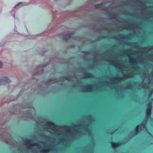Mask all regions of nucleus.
<instances>
[{"label": "nucleus", "mask_w": 153, "mask_h": 153, "mask_svg": "<svg viewBox=\"0 0 153 153\" xmlns=\"http://www.w3.org/2000/svg\"><path fill=\"white\" fill-rule=\"evenodd\" d=\"M32 142V141L30 139H27L24 140V143L26 145L29 144Z\"/></svg>", "instance_id": "obj_7"}, {"label": "nucleus", "mask_w": 153, "mask_h": 153, "mask_svg": "<svg viewBox=\"0 0 153 153\" xmlns=\"http://www.w3.org/2000/svg\"><path fill=\"white\" fill-rule=\"evenodd\" d=\"M22 3V2H20L18 4L16 5L15 6V8L17 6H18L19 4H21Z\"/></svg>", "instance_id": "obj_18"}, {"label": "nucleus", "mask_w": 153, "mask_h": 153, "mask_svg": "<svg viewBox=\"0 0 153 153\" xmlns=\"http://www.w3.org/2000/svg\"><path fill=\"white\" fill-rule=\"evenodd\" d=\"M39 144L38 143H33L30 144L29 146V147L31 148L33 146H37L39 145Z\"/></svg>", "instance_id": "obj_10"}, {"label": "nucleus", "mask_w": 153, "mask_h": 153, "mask_svg": "<svg viewBox=\"0 0 153 153\" xmlns=\"http://www.w3.org/2000/svg\"><path fill=\"white\" fill-rule=\"evenodd\" d=\"M117 18V17L116 16V15H115L114 16H113V17L111 16L110 18V19H116Z\"/></svg>", "instance_id": "obj_15"}, {"label": "nucleus", "mask_w": 153, "mask_h": 153, "mask_svg": "<svg viewBox=\"0 0 153 153\" xmlns=\"http://www.w3.org/2000/svg\"><path fill=\"white\" fill-rule=\"evenodd\" d=\"M86 125L87 126H88V125H87V124H86Z\"/></svg>", "instance_id": "obj_22"}, {"label": "nucleus", "mask_w": 153, "mask_h": 153, "mask_svg": "<svg viewBox=\"0 0 153 153\" xmlns=\"http://www.w3.org/2000/svg\"><path fill=\"white\" fill-rule=\"evenodd\" d=\"M64 78L66 80H68L69 79V77L68 76H65Z\"/></svg>", "instance_id": "obj_17"}, {"label": "nucleus", "mask_w": 153, "mask_h": 153, "mask_svg": "<svg viewBox=\"0 0 153 153\" xmlns=\"http://www.w3.org/2000/svg\"><path fill=\"white\" fill-rule=\"evenodd\" d=\"M152 110V106L150 105V107L148 108L146 110V115L147 117H150L151 115Z\"/></svg>", "instance_id": "obj_4"}, {"label": "nucleus", "mask_w": 153, "mask_h": 153, "mask_svg": "<svg viewBox=\"0 0 153 153\" xmlns=\"http://www.w3.org/2000/svg\"><path fill=\"white\" fill-rule=\"evenodd\" d=\"M61 140L63 142H64L65 141V139L63 138H61Z\"/></svg>", "instance_id": "obj_19"}, {"label": "nucleus", "mask_w": 153, "mask_h": 153, "mask_svg": "<svg viewBox=\"0 0 153 153\" xmlns=\"http://www.w3.org/2000/svg\"><path fill=\"white\" fill-rule=\"evenodd\" d=\"M130 62H131L132 64H133L135 62V59L132 57V58L131 59H130Z\"/></svg>", "instance_id": "obj_13"}, {"label": "nucleus", "mask_w": 153, "mask_h": 153, "mask_svg": "<svg viewBox=\"0 0 153 153\" xmlns=\"http://www.w3.org/2000/svg\"><path fill=\"white\" fill-rule=\"evenodd\" d=\"M66 131L68 132L69 133L70 131V130L69 129H67Z\"/></svg>", "instance_id": "obj_20"}, {"label": "nucleus", "mask_w": 153, "mask_h": 153, "mask_svg": "<svg viewBox=\"0 0 153 153\" xmlns=\"http://www.w3.org/2000/svg\"><path fill=\"white\" fill-rule=\"evenodd\" d=\"M146 121L145 120H144L140 124V125L142 126L143 127H145L146 126Z\"/></svg>", "instance_id": "obj_12"}, {"label": "nucleus", "mask_w": 153, "mask_h": 153, "mask_svg": "<svg viewBox=\"0 0 153 153\" xmlns=\"http://www.w3.org/2000/svg\"><path fill=\"white\" fill-rule=\"evenodd\" d=\"M140 126L139 125H137L135 128V132L134 133V134L135 135H137L138 133L139 130V127Z\"/></svg>", "instance_id": "obj_8"}, {"label": "nucleus", "mask_w": 153, "mask_h": 153, "mask_svg": "<svg viewBox=\"0 0 153 153\" xmlns=\"http://www.w3.org/2000/svg\"><path fill=\"white\" fill-rule=\"evenodd\" d=\"M43 153H48L49 152V149H44L40 151Z\"/></svg>", "instance_id": "obj_9"}, {"label": "nucleus", "mask_w": 153, "mask_h": 153, "mask_svg": "<svg viewBox=\"0 0 153 153\" xmlns=\"http://www.w3.org/2000/svg\"><path fill=\"white\" fill-rule=\"evenodd\" d=\"M91 74L89 73H86L84 76V78H89L91 77Z\"/></svg>", "instance_id": "obj_6"}, {"label": "nucleus", "mask_w": 153, "mask_h": 153, "mask_svg": "<svg viewBox=\"0 0 153 153\" xmlns=\"http://www.w3.org/2000/svg\"><path fill=\"white\" fill-rule=\"evenodd\" d=\"M111 146L113 148V149H117L118 147L121 146L122 145L121 143L119 142H117V143L111 142Z\"/></svg>", "instance_id": "obj_2"}, {"label": "nucleus", "mask_w": 153, "mask_h": 153, "mask_svg": "<svg viewBox=\"0 0 153 153\" xmlns=\"http://www.w3.org/2000/svg\"><path fill=\"white\" fill-rule=\"evenodd\" d=\"M46 125L49 126H53L55 125V124L52 122L49 121L46 123Z\"/></svg>", "instance_id": "obj_5"}, {"label": "nucleus", "mask_w": 153, "mask_h": 153, "mask_svg": "<svg viewBox=\"0 0 153 153\" xmlns=\"http://www.w3.org/2000/svg\"><path fill=\"white\" fill-rule=\"evenodd\" d=\"M92 89L90 88H87L85 89V91L87 92L89 91L90 92L91 90Z\"/></svg>", "instance_id": "obj_14"}, {"label": "nucleus", "mask_w": 153, "mask_h": 153, "mask_svg": "<svg viewBox=\"0 0 153 153\" xmlns=\"http://www.w3.org/2000/svg\"><path fill=\"white\" fill-rule=\"evenodd\" d=\"M89 86L90 87H91V86H92V85H89Z\"/></svg>", "instance_id": "obj_21"}, {"label": "nucleus", "mask_w": 153, "mask_h": 153, "mask_svg": "<svg viewBox=\"0 0 153 153\" xmlns=\"http://www.w3.org/2000/svg\"><path fill=\"white\" fill-rule=\"evenodd\" d=\"M10 80L7 77H2L0 78V85H4L9 83Z\"/></svg>", "instance_id": "obj_1"}, {"label": "nucleus", "mask_w": 153, "mask_h": 153, "mask_svg": "<svg viewBox=\"0 0 153 153\" xmlns=\"http://www.w3.org/2000/svg\"><path fill=\"white\" fill-rule=\"evenodd\" d=\"M3 66V63L1 62H0V68L2 67Z\"/></svg>", "instance_id": "obj_16"}, {"label": "nucleus", "mask_w": 153, "mask_h": 153, "mask_svg": "<svg viewBox=\"0 0 153 153\" xmlns=\"http://www.w3.org/2000/svg\"><path fill=\"white\" fill-rule=\"evenodd\" d=\"M102 4V3H100L99 4H96L94 5V7L96 8H100Z\"/></svg>", "instance_id": "obj_11"}, {"label": "nucleus", "mask_w": 153, "mask_h": 153, "mask_svg": "<svg viewBox=\"0 0 153 153\" xmlns=\"http://www.w3.org/2000/svg\"><path fill=\"white\" fill-rule=\"evenodd\" d=\"M73 35L74 33H70L67 34L64 36L62 39L64 40L67 41L70 39L71 37L73 36Z\"/></svg>", "instance_id": "obj_3"}]
</instances>
